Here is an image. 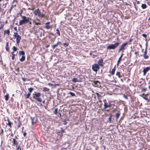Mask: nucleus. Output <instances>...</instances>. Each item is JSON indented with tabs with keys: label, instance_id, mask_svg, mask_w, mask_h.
Listing matches in <instances>:
<instances>
[{
	"label": "nucleus",
	"instance_id": "f257e3e1",
	"mask_svg": "<svg viewBox=\"0 0 150 150\" xmlns=\"http://www.w3.org/2000/svg\"><path fill=\"white\" fill-rule=\"evenodd\" d=\"M41 96V94L40 92H34V93L32 94L33 98L39 102H41L42 101V99L40 98Z\"/></svg>",
	"mask_w": 150,
	"mask_h": 150
},
{
	"label": "nucleus",
	"instance_id": "f03ea898",
	"mask_svg": "<svg viewBox=\"0 0 150 150\" xmlns=\"http://www.w3.org/2000/svg\"><path fill=\"white\" fill-rule=\"evenodd\" d=\"M22 18L23 19L20 21L19 23V25H25L29 22L30 19V18L28 17H27L25 16H22Z\"/></svg>",
	"mask_w": 150,
	"mask_h": 150
},
{
	"label": "nucleus",
	"instance_id": "7ed1b4c3",
	"mask_svg": "<svg viewBox=\"0 0 150 150\" xmlns=\"http://www.w3.org/2000/svg\"><path fill=\"white\" fill-rule=\"evenodd\" d=\"M34 13L35 16H38L40 18H42L44 17L45 16V14L41 13L40 11L38 8L35 10Z\"/></svg>",
	"mask_w": 150,
	"mask_h": 150
},
{
	"label": "nucleus",
	"instance_id": "20e7f679",
	"mask_svg": "<svg viewBox=\"0 0 150 150\" xmlns=\"http://www.w3.org/2000/svg\"><path fill=\"white\" fill-rule=\"evenodd\" d=\"M119 45V42H116L113 44H111L107 46V49L108 50L115 49Z\"/></svg>",
	"mask_w": 150,
	"mask_h": 150
},
{
	"label": "nucleus",
	"instance_id": "39448f33",
	"mask_svg": "<svg viewBox=\"0 0 150 150\" xmlns=\"http://www.w3.org/2000/svg\"><path fill=\"white\" fill-rule=\"evenodd\" d=\"M127 44V43L126 42L122 44L120 46L118 50V52H120L121 51H122V52L125 49V47Z\"/></svg>",
	"mask_w": 150,
	"mask_h": 150
},
{
	"label": "nucleus",
	"instance_id": "423d86ee",
	"mask_svg": "<svg viewBox=\"0 0 150 150\" xmlns=\"http://www.w3.org/2000/svg\"><path fill=\"white\" fill-rule=\"evenodd\" d=\"M99 65L97 64H95L92 65V69L93 70L97 72L99 69Z\"/></svg>",
	"mask_w": 150,
	"mask_h": 150
},
{
	"label": "nucleus",
	"instance_id": "0eeeda50",
	"mask_svg": "<svg viewBox=\"0 0 150 150\" xmlns=\"http://www.w3.org/2000/svg\"><path fill=\"white\" fill-rule=\"evenodd\" d=\"M104 103V109H106L107 108L110 107V103H107V101L106 99L103 100Z\"/></svg>",
	"mask_w": 150,
	"mask_h": 150
},
{
	"label": "nucleus",
	"instance_id": "6e6552de",
	"mask_svg": "<svg viewBox=\"0 0 150 150\" xmlns=\"http://www.w3.org/2000/svg\"><path fill=\"white\" fill-rule=\"evenodd\" d=\"M150 70V67H147L146 68H144L143 70V75L145 76L146 74V73L149 71Z\"/></svg>",
	"mask_w": 150,
	"mask_h": 150
},
{
	"label": "nucleus",
	"instance_id": "1a4fd4ad",
	"mask_svg": "<svg viewBox=\"0 0 150 150\" xmlns=\"http://www.w3.org/2000/svg\"><path fill=\"white\" fill-rule=\"evenodd\" d=\"M32 122L33 124L35 123L37 120V118L36 117H31Z\"/></svg>",
	"mask_w": 150,
	"mask_h": 150
},
{
	"label": "nucleus",
	"instance_id": "9d476101",
	"mask_svg": "<svg viewBox=\"0 0 150 150\" xmlns=\"http://www.w3.org/2000/svg\"><path fill=\"white\" fill-rule=\"evenodd\" d=\"M98 64L101 67L103 66V60L102 59H99L97 62Z\"/></svg>",
	"mask_w": 150,
	"mask_h": 150
},
{
	"label": "nucleus",
	"instance_id": "9b49d317",
	"mask_svg": "<svg viewBox=\"0 0 150 150\" xmlns=\"http://www.w3.org/2000/svg\"><path fill=\"white\" fill-rule=\"evenodd\" d=\"M50 23V22H48L45 24V27L47 29L51 28V26H50L49 25Z\"/></svg>",
	"mask_w": 150,
	"mask_h": 150
},
{
	"label": "nucleus",
	"instance_id": "f8f14e48",
	"mask_svg": "<svg viewBox=\"0 0 150 150\" xmlns=\"http://www.w3.org/2000/svg\"><path fill=\"white\" fill-rule=\"evenodd\" d=\"M123 51L122 52L121 54V55L120 56V57H119V59L117 61V66H118L119 63H120V60L121 59H122V57L124 54L123 53Z\"/></svg>",
	"mask_w": 150,
	"mask_h": 150
},
{
	"label": "nucleus",
	"instance_id": "ddd939ff",
	"mask_svg": "<svg viewBox=\"0 0 150 150\" xmlns=\"http://www.w3.org/2000/svg\"><path fill=\"white\" fill-rule=\"evenodd\" d=\"M12 143L13 144V145L14 146H16L18 145V142L16 140L15 138L13 139V140L12 142Z\"/></svg>",
	"mask_w": 150,
	"mask_h": 150
},
{
	"label": "nucleus",
	"instance_id": "4468645a",
	"mask_svg": "<svg viewBox=\"0 0 150 150\" xmlns=\"http://www.w3.org/2000/svg\"><path fill=\"white\" fill-rule=\"evenodd\" d=\"M21 39V37L20 35H17L16 37V42L18 43L20 42V40Z\"/></svg>",
	"mask_w": 150,
	"mask_h": 150
},
{
	"label": "nucleus",
	"instance_id": "2eb2a0df",
	"mask_svg": "<svg viewBox=\"0 0 150 150\" xmlns=\"http://www.w3.org/2000/svg\"><path fill=\"white\" fill-rule=\"evenodd\" d=\"M93 84L96 86H99L100 84V83L98 81H94Z\"/></svg>",
	"mask_w": 150,
	"mask_h": 150
},
{
	"label": "nucleus",
	"instance_id": "dca6fc26",
	"mask_svg": "<svg viewBox=\"0 0 150 150\" xmlns=\"http://www.w3.org/2000/svg\"><path fill=\"white\" fill-rule=\"evenodd\" d=\"M120 112H117L115 114V117H116V120H117L118 118H119L120 115Z\"/></svg>",
	"mask_w": 150,
	"mask_h": 150
},
{
	"label": "nucleus",
	"instance_id": "f3484780",
	"mask_svg": "<svg viewBox=\"0 0 150 150\" xmlns=\"http://www.w3.org/2000/svg\"><path fill=\"white\" fill-rule=\"evenodd\" d=\"M37 21H38V22H36L34 21H33V23H35V24L36 25H41V23H40V21L38 19H37Z\"/></svg>",
	"mask_w": 150,
	"mask_h": 150
},
{
	"label": "nucleus",
	"instance_id": "a211bd4d",
	"mask_svg": "<svg viewBox=\"0 0 150 150\" xmlns=\"http://www.w3.org/2000/svg\"><path fill=\"white\" fill-rule=\"evenodd\" d=\"M7 120L8 123H6V124L10 127H11L12 123L10 121L9 119H8Z\"/></svg>",
	"mask_w": 150,
	"mask_h": 150
},
{
	"label": "nucleus",
	"instance_id": "6ab92c4d",
	"mask_svg": "<svg viewBox=\"0 0 150 150\" xmlns=\"http://www.w3.org/2000/svg\"><path fill=\"white\" fill-rule=\"evenodd\" d=\"M43 91H44L45 92H48L50 91V89L48 88H46V87H44L43 88Z\"/></svg>",
	"mask_w": 150,
	"mask_h": 150
},
{
	"label": "nucleus",
	"instance_id": "aec40b11",
	"mask_svg": "<svg viewBox=\"0 0 150 150\" xmlns=\"http://www.w3.org/2000/svg\"><path fill=\"white\" fill-rule=\"evenodd\" d=\"M25 57L24 55H23L21 58L20 59V60L21 62H23L25 60Z\"/></svg>",
	"mask_w": 150,
	"mask_h": 150
},
{
	"label": "nucleus",
	"instance_id": "412c9836",
	"mask_svg": "<svg viewBox=\"0 0 150 150\" xmlns=\"http://www.w3.org/2000/svg\"><path fill=\"white\" fill-rule=\"evenodd\" d=\"M4 26V24L2 22L0 21V29L2 28Z\"/></svg>",
	"mask_w": 150,
	"mask_h": 150
},
{
	"label": "nucleus",
	"instance_id": "4be33fe9",
	"mask_svg": "<svg viewBox=\"0 0 150 150\" xmlns=\"http://www.w3.org/2000/svg\"><path fill=\"white\" fill-rule=\"evenodd\" d=\"M5 100L6 101L8 100V99H9V94H7L6 96H5Z\"/></svg>",
	"mask_w": 150,
	"mask_h": 150
},
{
	"label": "nucleus",
	"instance_id": "5701e85b",
	"mask_svg": "<svg viewBox=\"0 0 150 150\" xmlns=\"http://www.w3.org/2000/svg\"><path fill=\"white\" fill-rule=\"evenodd\" d=\"M8 45V42H7L6 43V50L8 51L9 50Z\"/></svg>",
	"mask_w": 150,
	"mask_h": 150
},
{
	"label": "nucleus",
	"instance_id": "b1692460",
	"mask_svg": "<svg viewBox=\"0 0 150 150\" xmlns=\"http://www.w3.org/2000/svg\"><path fill=\"white\" fill-rule=\"evenodd\" d=\"M146 5L145 4H142V5L141 7L143 9H145L146 7Z\"/></svg>",
	"mask_w": 150,
	"mask_h": 150
},
{
	"label": "nucleus",
	"instance_id": "393cba45",
	"mask_svg": "<svg viewBox=\"0 0 150 150\" xmlns=\"http://www.w3.org/2000/svg\"><path fill=\"white\" fill-rule=\"evenodd\" d=\"M115 66L114 68L112 69L111 71V73L112 75H113L115 73Z\"/></svg>",
	"mask_w": 150,
	"mask_h": 150
},
{
	"label": "nucleus",
	"instance_id": "a878e982",
	"mask_svg": "<svg viewBox=\"0 0 150 150\" xmlns=\"http://www.w3.org/2000/svg\"><path fill=\"white\" fill-rule=\"evenodd\" d=\"M10 33V31L9 30H5L4 31V34H6L8 35H9V34Z\"/></svg>",
	"mask_w": 150,
	"mask_h": 150
},
{
	"label": "nucleus",
	"instance_id": "bb28decb",
	"mask_svg": "<svg viewBox=\"0 0 150 150\" xmlns=\"http://www.w3.org/2000/svg\"><path fill=\"white\" fill-rule=\"evenodd\" d=\"M33 90H34L33 88H28V90L29 92V93H30L32 92L33 91Z\"/></svg>",
	"mask_w": 150,
	"mask_h": 150
},
{
	"label": "nucleus",
	"instance_id": "cd10ccee",
	"mask_svg": "<svg viewBox=\"0 0 150 150\" xmlns=\"http://www.w3.org/2000/svg\"><path fill=\"white\" fill-rule=\"evenodd\" d=\"M19 54L20 55L22 54L23 55H24L25 52L23 51H20L19 52Z\"/></svg>",
	"mask_w": 150,
	"mask_h": 150
},
{
	"label": "nucleus",
	"instance_id": "c85d7f7f",
	"mask_svg": "<svg viewBox=\"0 0 150 150\" xmlns=\"http://www.w3.org/2000/svg\"><path fill=\"white\" fill-rule=\"evenodd\" d=\"M72 81L73 82H74L75 83L78 81H77V79L76 78H73L72 80Z\"/></svg>",
	"mask_w": 150,
	"mask_h": 150
},
{
	"label": "nucleus",
	"instance_id": "c756f323",
	"mask_svg": "<svg viewBox=\"0 0 150 150\" xmlns=\"http://www.w3.org/2000/svg\"><path fill=\"white\" fill-rule=\"evenodd\" d=\"M56 30L57 31L56 33H57L58 35L60 36V32H59V29L58 28H57Z\"/></svg>",
	"mask_w": 150,
	"mask_h": 150
},
{
	"label": "nucleus",
	"instance_id": "7c9ffc66",
	"mask_svg": "<svg viewBox=\"0 0 150 150\" xmlns=\"http://www.w3.org/2000/svg\"><path fill=\"white\" fill-rule=\"evenodd\" d=\"M13 51V52H14L16 51L17 50V48L15 46H13L12 48Z\"/></svg>",
	"mask_w": 150,
	"mask_h": 150
},
{
	"label": "nucleus",
	"instance_id": "2f4dec72",
	"mask_svg": "<svg viewBox=\"0 0 150 150\" xmlns=\"http://www.w3.org/2000/svg\"><path fill=\"white\" fill-rule=\"evenodd\" d=\"M58 45L57 44V43L56 44H55V45H52V47L53 49H54L55 48L57 47V46H58Z\"/></svg>",
	"mask_w": 150,
	"mask_h": 150
},
{
	"label": "nucleus",
	"instance_id": "473e14b6",
	"mask_svg": "<svg viewBox=\"0 0 150 150\" xmlns=\"http://www.w3.org/2000/svg\"><path fill=\"white\" fill-rule=\"evenodd\" d=\"M116 75L118 76L120 78L121 76L120 75V72L119 71H117L116 73Z\"/></svg>",
	"mask_w": 150,
	"mask_h": 150
},
{
	"label": "nucleus",
	"instance_id": "72a5a7b5",
	"mask_svg": "<svg viewBox=\"0 0 150 150\" xmlns=\"http://www.w3.org/2000/svg\"><path fill=\"white\" fill-rule=\"evenodd\" d=\"M57 111H58V110H57V108L55 109L54 110V113L55 114L57 115V114L58 113Z\"/></svg>",
	"mask_w": 150,
	"mask_h": 150
},
{
	"label": "nucleus",
	"instance_id": "f704fd0d",
	"mask_svg": "<svg viewBox=\"0 0 150 150\" xmlns=\"http://www.w3.org/2000/svg\"><path fill=\"white\" fill-rule=\"evenodd\" d=\"M149 58V56L147 54H144V58L145 59H146Z\"/></svg>",
	"mask_w": 150,
	"mask_h": 150
},
{
	"label": "nucleus",
	"instance_id": "c9c22d12",
	"mask_svg": "<svg viewBox=\"0 0 150 150\" xmlns=\"http://www.w3.org/2000/svg\"><path fill=\"white\" fill-rule=\"evenodd\" d=\"M63 45L65 47H66L68 46L69 44L68 43H63Z\"/></svg>",
	"mask_w": 150,
	"mask_h": 150
},
{
	"label": "nucleus",
	"instance_id": "e433bc0d",
	"mask_svg": "<svg viewBox=\"0 0 150 150\" xmlns=\"http://www.w3.org/2000/svg\"><path fill=\"white\" fill-rule=\"evenodd\" d=\"M69 94L71 95L72 96H75V94L72 92H70L69 93Z\"/></svg>",
	"mask_w": 150,
	"mask_h": 150
},
{
	"label": "nucleus",
	"instance_id": "4c0bfd02",
	"mask_svg": "<svg viewBox=\"0 0 150 150\" xmlns=\"http://www.w3.org/2000/svg\"><path fill=\"white\" fill-rule=\"evenodd\" d=\"M31 95V94L30 93H28L27 95H26V98H28L30 95Z\"/></svg>",
	"mask_w": 150,
	"mask_h": 150
},
{
	"label": "nucleus",
	"instance_id": "58836bf2",
	"mask_svg": "<svg viewBox=\"0 0 150 150\" xmlns=\"http://www.w3.org/2000/svg\"><path fill=\"white\" fill-rule=\"evenodd\" d=\"M96 94L97 95V97L99 98L101 96V95H100L98 93H96Z\"/></svg>",
	"mask_w": 150,
	"mask_h": 150
},
{
	"label": "nucleus",
	"instance_id": "ea45409f",
	"mask_svg": "<svg viewBox=\"0 0 150 150\" xmlns=\"http://www.w3.org/2000/svg\"><path fill=\"white\" fill-rule=\"evenodd\" d=\"M142 36L144 37V38H146V37L147 36V35L146 34H143L142 35Z\"/></svg>",
	"mask_w": 150,
	"mask_h": 150
},
{
	"label": "nucleus",
	"instance_id": "a19ab883",
	"mask_svg": "<svg viewBox=\"0 0 150 150\" xmlns=\"http://www.w3.org/2000/svg\"><path fill=\"white\" fill-rule=\"evenodd\" d=\"M17 35V33H14V36L15 37H17V35Z\"/></svg>",
	"mask_w": 150,
	"mask_h": 150
},
{
	"label": "nucleus",
	"instance_id": "79ce46f5",
	"mask_svg": "<svg viewBox=\"0 0 150 150\" xmlns=\"http://www.w3.org/2000/svg\"><path fill=\"white\" fill-rule=\"evenodd\" d=\"M16 150H21V148L20 146H18L17 147Z\"/></svg>",
	"mask_w": 150,
	"mask_h": 150
},
{
	"label": "nucleus",
	"instance_id": "37998d69",
	"mask_svg": "<svg viewBox=\"0 0 150 150\" xmlns=\"http://www.w3.org/2000/svg\"><path fill=\"white\" fill-rule=\"evenodd\" d=\"M57 43L58 45L62 44V43L61 42L57 41Z\"/></svg>",
	"mask_w": 150,
	"mask_h": 150
},
{
	"label": "nucleus",
	"instance_id": "c03bdc74",
	"mask_svg": "<svg viewBox=\"0 0 150 150\" xmlns=\"http://www.w3.org/2000/svg\"><path fill=\"white\" fill-rule=\"evenodd\" d=\"M147 51L146 50L144 52V54H147Z\"/></svg>",
	"mask_w": 150,
	"mask_h": 150
},
{
	"label": "nucleus",
	"instance_id": "a18cd8bd",
	"mask_svg": "<svg viewBox=\"0 0 150 150\" xmlns=\"http://www.w3.org/2000/svg\"><path fill=\"white\" fill-rule=\"evenodd\" d=\"M22 79L23 81H26V79L25 78H22Z\"/></svg>",
	"mask_w": 150,
	"mask_h": 150
},
{
	"label": "nucleus",
	"instance_id": "49530a36",
	"mask_svg": "<svg viewBox=\"0 0 150 150\" xmlns=\"http://www.w3.org/2000/svg\"><path fill=\"white\" fill-rule=\"evenodd\" d=\"M23 135L25 137L26 135V132H24L23 133Z\"/></svg>",
	"mask_w": 150,
	"mask_h": 150
},
{
	"label": "nucleus",
	"instance_id": "de8ad7c7",
	"mask_svg": "<svg viewBox=\"0 0 150 150\" xmlns=\"http://www.w3.org/2000/svg\"><path fill=\"white\" fill-rule=\"evenodd\" d=\"M15 54H14V55L12 57V59H14V58H15Z\"/></svg>",
	"mask_w": 150,
	"mask_h": 150
},
{
	"label": "nucleus",
	"instance_id": "09e8293b",
	"mask_svg": "<svg viewBox=\"0 0 150 150\" xmlns=\"http://www.w3.org/2000/svg\"><path fill=\"white\" fill-rule=\"evenodd\" d=\"M109 120L110 121H111V116L109 118Z\"/></svg>",
	"mask_w": 150,
	"mask_h": 150
},
{
	"label": "nucleus",
	"instance_id": "8fccbe9b",
	"mask_svg": "<svg viewBox=\"0 0 150 150\" xmlns=\"http://www.w3.org/2000/svg\"><path fill=\"white\" fill-rule=\"evenodd\" d=\"M3 132H4L3 130V129H1V133L3 134Z\"/></svg>",
	"mask_w": 150,
	"mask_h": 150
},
{
	"label": "nucleus",
	"instance_id": "3c124183",
	"mask_svg": "<svg viewBox=\"0 0 150 150\" xmlns=\"http://www.w3.org/2000/svg\"><path fill=\"white\" fill-rule=\"evenodd\" d=\"M64 132V131L63 129H62L61 132L62 133H63Z\"/></svg>",
	"mask_w": 150,
	"mask_h": 150
},
{
	"label": "nucleus",
	"instance_id": "603ef678",
	"mask_svg": "<svg viewBox=\"0 0 150 150\" xmlns=\"http://www.w3.org/2000/svg\"><path fill=\"white\" fill-rule=\"evenodd\" d=\"M138 52H135V54H138Z\"/></svg>",
	"mask_w": 150,
	"mask_h": 150
},
{
	"label": "nucleus",
	"instance_id": "864d4df0",
	"mask_svg": "<svg viewBox=\"0 0 150 150\" xmlns=\"http://www.w3.org/2000/svg\"><path fill=\"white\" fill-rule=\"evenodd\" d=\"M14 52H11V54H12L13 55V56L14 55V54H14Z\"/></svg>",
	"mask_w": 150,
	"mask_h": 150
},
{
	"label": "nucleus",
	"instance_id": "5fc2aeb1",
	"mask_svg": "<svg viewBox=\"0 0 150 150\" xmlns=\"http://www.w3.org/2000/svg\"><path fill=\"white\" fill-rule=\"evenodd\" d=\"M45 103V100H43V101H42V103Z\"/></svg>",
	"mask_w": 150,
	"mask_h": 150
},
{
	"label": "nucleus",
	"instance_id": "6e6d98bb",
	"mask_svg": "<svg viewBox=\"0 0 150 150\" xmlns=\"http://www.w3.org/2000/svg\"><path fill=\"white\" fill-rule=\"evenodd\" d=\"M20 123H19L18 125V127H20Z\"/></svg>",
	"mask_w": 150,
	"mask_h": 150
},
{
	"label": "nucleus",
	"instance_id": "4d7b16f0",
	"mask_svg": "<svg viewBox=\"0 0 150 150\" xmlns=\"http://www.w3.org/2000/svg\"><path fill=\"white\" fill-rule=\"evenodd\" d=\"M146 100H147L148 99L147 98H144Z\"/></svg>",
	"mask_w": 150,
	"mask_h": 150
},
{
	"label": "nucleus",
	"instance_id": "13d9d810",
	"mask_svg": "<svg viewBox=\"0 0 150 150\" xmlns=\"http://www.w3.org/2000/svg\"><path fill=\"white\" fill-rule=\"evenodd\" d=\"M149 20H150V17H149V18L148 19Z\"/></svg>",
	"mask_w": 150,
	"mask_h": 150
},
{
	"label": "nucleus",
	"instance_id": "bf43d9fd",
	"mask_svg": "<svg viewBox=\"0 0 150 150\" xmlns=\"http://www.w3.org/2000/svg\"><path fill=\"white\" fill-rule=\"evenodd\" d=\"M143 90H144V91H145V89L144 88L143 89Z\"/></svg>",
	"mask_w": 150,
	"mask_h": 150
},
{
	"label": "nucleus",
	"instance_id": "052dcab7",
	"mask_svg": "<svg viewBox=\"0 0 150 150\" xmlns=\"http://www.w3.org/2000/svg\"><path fill=\"white\" fill-rule=\"evenodd\" d=\"M149 88L150 89V86H149Z\"/></svg>",
	"mask_w": 150,
	"mask_h": 150
},
{
	"label": "nucleus",
	"instance_id": "680f3d73",
	"mask_svg": "<svg viewBox=\"0 0 150 150\" xmlns=\"http://www.w3.org/2000/svg\"><path fill=\"white\" fill-rule=\"evenodd\" d=\"M16 137V139H18V138H17V137Z\"/></svg>",
	"mask_w": 150,
	"mask_h": 150
},
{
	"label": "nucleus",
	"instance_id": "e2e57ef3",
	"mask_svg": "<svg viewBox=\"0 0 150 150\" xmlns=\"http://www.w3.org/2000/svg\"><path fill=\"white\" fill-rule=\"evenodd\" d=\"M30 24H31V22H30Z\"/></svg>",
	"mask_w": 150,
	"mask_h": 150
},
{
	"label": "nucleus",
	"instance_id": "0e129e2a",
	"mask_svg": "<svg viewBox=\"0 0 150 150\" xmlns=\"http://www.w3.org/2000/svg\"><path fill=\"white\" fill-rule=\"evenodd\" d=\"M59 114L61 116V113H59Z\"/></svg>",
	"mask_w": 150,
	"mask_h": 150
},
{
	"label": "nucleus",
	"instance_id": "69168bd1",
	"mask_svg": "<svg viewBox=\"0 0 150 150\" xmlns=\"http://www.w3.org/2000/svg\"><path fill=\"white\" fill-rule=\"evenodd\" d=\"M99 101H100V102H101V101L100 100H99Z\"/></svg>",
	"mask_w": 150,
	"mask_h": 150
},
{
	"label": "nucleus",
	"instance_id": "338daca9",
	"mask_svg": "<svg viewBox=\"0 0 150 150\" xmlns=\"http://www.w3.org/2000/svg\"><path fill=\"white\" fill-rule=\"evenodd\" d=\"M2 0H0V1H1Z\"/></svg>",
	"mask_w": 150,
	"mask_h": 150
},
{
	"label": "nucleus",
	"instance_id": "774afa93",
	"mask_svg": "<svg viewBox=\"0 0 150 150\" xmlns=\"http://www.w3.org/2000/svg\"><path fill=\"white\" fill-rule=\"evenodd\" d=\"M149 82H150V81H149Z\"/></svg>",
	"mask_w": 150,
	"mask_h": 150
}]
</instances>
